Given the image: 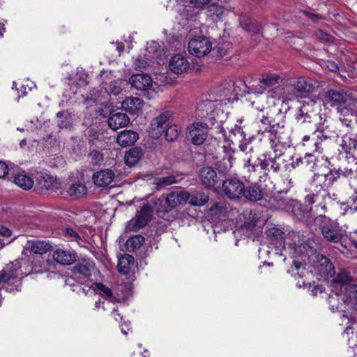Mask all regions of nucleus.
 Masks as SVG:
<instances>
[{
    "mask_svg": "<svg viewBox=\"0 0 357 357\" xmlns=\"http://www.w3.org/2000/svg\"><path fill=\"white\" fill-rule=\"evenodd\" d=\"M296 255L294 256L293 266L289 272L296 277L305 278L303 284L308 280L309 275L314 274L318 280L321 278L328 279L337 275L334 266L330 259L319 254H315L312 247L307 243L298 245L296 249Z\"/></svg>",
    "mask_w": 357,
    "mask_h": 357,
    "instance_id": "f257e3e1",
    "label": "nucleus"
},
{
    "mask_svg": "<svg viewBox=\"0 0 357 357\" xmlns=\"http://www.w3.org/2000/svg\"><path fill=\"white\" fill-rule=\"evenodd\" d=\"M344 174L340 169H331L328 173L314 174L308 188L309 193L305 197V202L309 205L317 204L315 207L326 209V199L328 196L326 188L331 186Z\"/></svg>",
    "mask_w": 357,
    "mask_h": 357,
    "instance_id": "f03ea898",
    "label": "nucleus"
},
{
    "mask_svg": "<svg viewBox=\"0 0 357 357\" xmlns=\"http://www.w3.org/2000/svg\"><path fill=\"white\" fill-rule=\"evenodd\" d=\"M281 121L276 122L275 119L270 120L267 116H263L260 120L259 133L265 134L269 139L271 147L276 155H282L291 141L289 131L284 126L283 116L280 115Z\"/></svg>",
    "mask_w": 357,
    "mask_h": 357,
    "instance_id": "7ed1b4c3",
    "label": "nucleus"
},
{
    "mask_svg": "<svg viewBox=\"0 0 357 357\" xmlns=\"http://www.w3.org/2000/svg\"><path fill=\"white\" fill-rule=\"evenodd\" d=\"M350 279V274L344 270H340L337 275L331 280V294L328 296V304L332 312H342V321L347 320V323H354V321L349 318L346 313L348 311L347 306L341 301V296L343 294V287L345 282Z\"/></svg>",
    "mask_w": 357,
    "mask_h": 357,
    "instance_id": "20e7f679",
    "label": "nucleus"
},
{
    "mask_svg": "<svg viewBox=\"0 0 357 357\" xmlns=\"http://www.w3.org/2000/svg\"><path fill=\"white\" fill-rule=\"evenodd\" d=\"M319 105L315 101H304L295 114L297 125L303 129L311 130L323 126L322 117L319 115Z\"/></svg>",
    "mask_w": 357,
    "mask_h": 357,
    "instance_id": "39448f33",
    "label": "nucleus"
},
{
    "mask_svg": "<svg viewBox=\"0 0 357 357\" xmlns=\"http://www.w3.org/2000/svg\"><path fill=\"white\" fill-rule=\"evenodd\" d=\"M190 198L187 191H174L165 197L158 198L154 201V206L158 212H169L176 206L185 204Z\"/></svg>",
    "mask_w": 357,
    "mask_h": 357,
    "instance_id": "423d86ee",
    "label": "nucleus"
},
{
    "mask_svg": "<svg viewBox=\"0 0 357 357\" xmlns=\"http://www.w3.org/2000/svg\"><path fill=\"white\" fill-rule=\"evenodd\" d=\"M29 274V272L23 271L22 269L21 261H15L9 264H7L6 267L0 271V283L3 284H6L8 283L10 281H13V284L15 287H10L8 285L6 287L8 291H13L15 289L17 290L18 287L20 286V282L18 278H22L24 275H27Z\"/></svg>",
    "mask_w": 357,
    "mask_h": 357,
    "instance_id": "0eeeda50",
    "label": "nucleus"
},
{
    "mask_svg": "<svg viewBox=\"0 0 357 357\" xmlns=\"http://www.w3.org/2000/svg\"><path fill=\"white\" fill-rule=\"evenodd\" d=\"M198 32L199 30L197 29L189 33L188 49L190 54L199 58L208 54L211 51L212 43L207 37L196 35Z\"/></svg>",
    "mask_w": 357,
    "mask_h": 357,
    "instance_id": "6e6552de",
    "label": "nucleus"
},
{
    "mask_svg": "<svg viewBox=\"0 0 357 357\" xmlns=\"http://www.w3.org/2000/svg\"><path fill=\"white\" fill-rule=\"evenodd\" d=\"M325 98L326 103L330 104L332 107L346 104L352 112H354V109L356 108L357 98L351 93L331 89L326 92Z\"/></svg>",
    "mask_w": 357,
    "mask_h": 357,
    "instance_id": "1a4fd4ad",
    "label": "nucleus"
},
{
    "mask_svg": "<svg viewBox=\"0 0 357 357\" xmlns=\"http://www.w3.org/2000/svg\"><path fill=\"white\" fill-rule=\"evenodd\" d=\"M222 188L224 195L227 198L238 200L243 197L245 185L239 178L231 177L224 181Z\"/></svg>",
    "mask_w": 357,
    "mask_h": 357,
    "instance_id": "9d476101",
    "label": "nucleus"
},
{
    "mask_svg": "<svg viewBox=\"0 0 357 357\" xmlns=\"http://www.w3.org/2000/svg\"><path fill=\"white\" fill-rule=\"evenodd\" d=\"M321 231L326 240L333 243L340 241L344 236V231L339 224L326 217H324V221L321 226Z\"/></svg>",
    "mask_w": 357,
    "mask_h": 357,
    "instance_id": "9b49d317",
    "label": "nucleus"
},
{
    "mask_svg": "<svg viewBox=\"0 0 357 357\" xmlns=\"http://www.w3.org/2000/svg\"><path fill=\"white\" fill-rule=\"evenodd\" d=\"M152 215V208L149 205L144 206L137 212L135 218L130 220L126 225V231L128 232L136 231L145 227L150 221Z\"/></svg>",
    "mask_w": 357,
    "mask_h": 357,
    "instance_id": "f8f14e48",
    "label": "nucleus"
},
{
    "mask_svg": "<svg viewBox=\"0 0 357 357\" xmlns=\"http://www.w3.org/2000/svg\"><path fill=\"white\" fill-rule=\"evenodd\" d=\"M262 201L264 206L271 209H284L288 203L285 194L280 191L264 193Z\"/></svg>",
    "mask_w": 357,
    "mask_h": 357,
    "instance_id": "ddd939ff",
    "label": "nucleus"
},
{
    "mask_svg": "<svg viewBox=\"0 0 357 357\" xmlns=\"http://www.w3.org/2000/svg\"><path fill=\"white\" fill-rule=\"evenodd\" d=\"M187 137L193 144L201 145L208 135V126L203 123H194L188 128Z\"/></svg>",
    "mask_w": 357,
    "mask_h": 357,
    "instance_id": "4468645a",
    "label": "nucleus"
},
{
    "mask_svg": "<svg viewBox=\"0 0 357 357\" xmlns=\"http://www.w3.org/2000/svg\"><path fill=\"white\" fill-rule=\"evenodd\" d=\"M172 113L167 111L153 119L149 128V134L153 138H159L163 133L165 128L169 125L168 121Z\"/></svg>",
    "mask_w": 357,
    "mask_h": 357,
    "instance_id": "2eb2a0df",
    "label": "nucleus"
},
{
    "mask_svg": "<svg viewBox=\"0 0 357 357\" xmlns=\"http://www.w3.org/2000/svg\"><path fill=\"white\" fill-rule=\"evenodd\" d=\"M351 278L345 282L343 287V294L341 296V301L347 306L348 311L354 310L357 311V284L350 283Z\"/></svg>",
    "mask_w": 357,
    "mask_h": 357,
    "instance_id": "dca6fc26",
    "label": "nucleus"
},
{
    "mask_svg": "<svg viewBox=\"0 0 357 357\" xmlns=\"http://www.w3.org/2000/svg\"><path fill=\"white\" fill-rule=\"evenodd\" d=\"M52 257L57 264L68 266L76 261L77 254L69 249L57 248L53 252Z\"/></svg>",
    "mask_w": 357,
    "mask_h": 357,
    "instance_id": "f3484780",
    "label": "nucleus"
},
{
    "mask_svg": "<svg viewBox=\"0 0 357 357\" xmlns=\"http://www.w3.org/2000/svg\"><path fill=\"white\" fill-rule=\"evenodd\" d=\"M314 132L311 136L305 135L303 138V144L304 146L307 145L306 143L312 139L314 146V150L316 151L322 152L323 148L321 146L324 140L327 139L328 135L324 134L323 126H319L315 128Z\"/></svg>",
    "mask_w": 357,
    "mask_h": 357,
    "instance_id": "a211bd4d",
    "label": "nucleus"
},
{
    "mask_svg": "<svg viewBox=\"0 0 357 357\" xmlns=\"http://www.w3.org/2000/svg\"><path fill=\"white\" fill-rule=\"evenodd\" d=\"M190 66V63L182 54L173 56L169 63V70L175 74L181 75L185 73Z\"/></svg>",
    "mask_w": 357,
    "mask_h": 357,
    "instance_id": "6ab92c4d",
    "label": "nucleus"
},
{
    "mask_svg": "<svg viewBox=\"0 0 357 357\" xmlns=\"http://www.w3.org/2000/svg\"><path fill=\"white\" fill-rule=\"evenodd\" d=\"M36 184L41 190L54 191L60 186L56 178L47 174L39 175L36 180Z\"/></svg>",
    "mask_w": 357,
    "mask_h": 357,
    "instance_id": "aec40b11",
    "label": "nucleus"
},
{
    "mask_svg": "<svg viewBox=\"0 0 357 357\" xmlns=\"http://www.w3.org/2000/svg\"><path fill=\"white\" fill-rule=\"evenodd\" d=\"M115 178L114 172L109 169H105L93 174V180L96 185L106 187L109 185Z\"/></svg>",
    "mask_w": 357,
    "mask_h": 357,
    "instance_id": "412c9836",
    "label": "nucleus"
},
{
    "mask_svg": "<svg viewBox=\"0 0 357 357\" xmlns=\"http://www.w3.org/2000/svg\"><path fill=\"white\" fill-rule=\"evenodd\" d=\"M130 83L136 89L144 91L148 89L151 86L152 79L147 74L138 73L133 75L130 78Z\"/></svg>",
    "mask_w": 357,
    "mask_h": 357,
    "instance_id": "4be33fe9",
    "label": "nucleus"
},
{
    "mask_svg": "<svg viewBox=\"0 0 357 357\" xmlns=\"http://www.w3.org/2000/svg\"><path fill=\"white\" fill-rule=\"evenodd\" d=\"M202 183L206 188L214 187L218 183L216 172L210 167H204L199 173Z\"/></svg>",
    "mask_w": 357,
    "mask_h": 357,
    "instance_id": "5701e85b",
    "label": "nucleus"
},
{
    "mask_svg": "<svg viewBox=\"0 0 357 357\" xmlns=\"http://www.w3.org/2000/svg\"><path fill=\"white\" fill-rule=\"evenodd\" d=\"M275 154H276L275 153ZM281 155H275V158L268 157L266 155H262L261 158H257L261 169L265 171L272 170L273 172H278L280 169V164L277 159Z\"/></svg>",
    "mask_w": 357,
    "mask_h": 357,
    "instance_id": "b1692460",
    "label": "nucleus"
},
{
    "mask_svg": "<svg viewBox=\"0 0 357 357\" xmlns=\"http://www.w3.org/2000/svg\"><path fill=\"white\" fill-rule=\"evenodd\" d=\"M74 270L75 272L89 277L91 275L92 272L95 270V263L93 259L82 257L78 263L75 266Z\"/></svg>",
    "mask_w": 357,
    "mask_h": 357,
    "instance_id": "393cba45",
    "label": "nucleus"
},
{
    "mask_svg": "<svg viewBox=\"0 0 357 357\" xmlns=\"http://www.w3.org/2000/svg\"><path fill=\"white\" fill-rule=\"evenodd\" d=\"M129 122L128 116L121 112L112 114L108 119V125L114 130L126 126Z\"/></svg>",
    "mask_w": 357,
    "mask_h": 357,
    "instance_id": "a878e982",
    "label": "nucleus"
},
{
    "mask_svg": "<svg viewBox=\"0 0 357 357\" xmlns=\"http://www.w3.org/2000/svg\"><path fill=\"white\" fill-rule=\"evenodd\" d=\"M143 105L144 102L142 99L136 97H129L121 102V107L130 114H137L142 109Z\"/></svg>",
    "mask_w": 357,
    "mask_h": 357,
    "instance_id": "bb28decb",
    "label": "nucleus"
},
{
    "mask_svg": "<svg viewBox=\"0 0 357 357\" xmlns=\"http://www.w3.org/2000/svg\"><path fill=\"white\" fill-rule=\"evenodd\" d=\"M243 160V169L249 174L248 176H244V177L247 178L248 180L254 178L256 172L259 169V160H257V158H255L252 155L244 157Z\"/></svg>",
    "mask_w": 357,
    "mask_h": 357,
    "instance_id": "cd10ccee",
    "label": "nucleus"
},
{
    "mask_svg": "<svg viewBox=\"0 0 357 357\" xmlns=\"http://www.w3.org/2000/svg\"><path fill=\"white\" fill-rule=\"evenodd\" d=\"M95 287H90L88 286L80 287L78 292L82 291L84 295H92L95 294L96 291H98L100 293H102L106 297L110 298L109 301H112V291L108 287H105L101 283H95Z\"/></svg>",
    "mask_w": 357,
    "mask_h": 357,
    "instance_id": "c85d7f7f",
    "label": "nucleus"
},
{
    "mask_svg": "<svg viewBox=\"0 0 357 357\" xmlns=\"http://www.w3.org/2000/svg\"><path fill=\"white\" fill-rule=\"evenodd\" d=\"M264 193H263L260 187L256 183L245 187L243 197L246 200L250 202H257L258 200H263Z\"/></svg>",
    "mask_w": 357,
    "mask_h": 357,
    "instance_id": "c756f323",
    "label": "nucleus"
},
{
    "mask_svg": "<svg viewBox=\"0 0 357 357\" xmlns=\"http://www.w3.org/2000/svg\"><path fill=\"white\" fill-rule=\"evenodd\" d=\"M138 139V134L132 130H123L121 132L116 139L117 143L122 147L132 145Z\"/></svg>",
    "mask_w": 357,
    "mask_h": 357,
    "instance_id": "7c9ffc66",
    "label": "nucleus"
},
{
    "mask_svg": "<svg viewBox=\"0 0 357 357\" xmlns=\"http://www.w3.org/2000/svg\"><path fill=\"white\" fill-rule=\"evenodd\" d=\"M314 88L315 82L308 78H300L294 84V89L300 94L310 93Z\"/></svg>",
    "mask_w": 357,
    "mask_h": 357,
    "instance_id": "2f4dec72",
    "label": "nucleus"
},
{
    "mask_svg": "<svg viewBox=\"0 0 357 357\" xmlns=\"http://www.w3.org/2000/svg\"><path fill=\"white\" fill-rule=\"evenodd\" d=\"M68 195L70 197L77 199L84 196L87 192L86 185L80 182L72 183L66 190Z\"/></svg>",
    "mask_w": 357,
    "mask_h": 357,
    "instance_id": "473e14b6",
    "label": "nucleus"
},
{
    "mask_svg": "<svg viewBox=\"0 0 357 357\" xmlns=\"http://www.w3.org/2000/svg\"><path fill=\"white\" fill-rule=\"evenodd\" d=\"M142 156V151L140 148L134 147L128 151L124 157L127 165L132 167L137 163Z\"/></svg>",
    "mask_w": 357,
    "mask_h": 357,
    "instance_id": "72a5a7b5",
    "label": "nucleus"
},
{
    "mask_svg": "<svg viewBox=\"0 0 357 357\" xmlns=\"http://www.w3.org/2000/svg\"><path fill=\"white\" fill-rule=\"evenodd\" d=\"M14 183L24 190H29L33 187V178L24 172L18 173L14 177Z\"/></svg>",
    "mask_w": 357,
    "mask_h": 357,
    "instance_id": "f704fd0d",
    "label": "nucleus"
},
{
    "mask_svg": "<svg viewBox=\"0 0 357 357\" xmlns=\"http://www.w3.org/2000/svg\"><path fill=\"white\" fill-rule=\"evenodd\" d=\"M134 265L132 256L126 254L119 259L118 270L121 273L128 274L130 268Z\"/></svg>",
    "mask_w": 357,
    "mask_h": 357,
    "instance_id": "c9c22d12",
    "label": "nucleus"
},
{
    "mask_svg": "<svg viewBox=\"0 0 357 357\" xmlns=\"http://www.w3.org/2000/svg\"><path fill=\"white\" fill-rule=\"evenodd\" d=\"M30 250L31 252L43 255L50 250L52 245L45 241H33L30 242Z\"/></svg>",
    "mask_w": 357,
    "mask_h": 357,
    "instance_id": "e433bc0d",
    "label": "nucleus"
},
{
    "mask_svg": "<svg viewBox=\"0 0 357 357\" xmlns=\"http://www.w3.org/2000/svg\"><path fill=\"white\" fill-rule=\"evenodd\" d=\"M121 84L122 82L121 80L114 79L109 83L107 82H102V86L107 93L116 96L119 95L122 90Z\"/></svg>",
    "mask_w": 357,
    "mask_h": 357,
    "instance_id": "4c0bfd02",
    "label": "nucleus"
},
{
    "mask_svg": "<svg viewBox=\"0 0 357 357\" xmlns=\"http://www.w3.org/2000/svg\"><path fill=\"white\" fill-rule=\"evenodd\" d=\"M190 203L195 206H203L208 201V196L202 192H195L190 195Z\"/></svg>",
    "mask_w": 357,
    "mask_h": 357,
    "instance_id": "58836bf2",
    "label": "nucleus"
},
{
    "mask_svg": "<svg viewBox=\"0 0 357 357\" xmlns=\"http://www.w3.org/2000/svg\"><path fill=\"white\" fill-rule=\"evenodd\" d=\"M211 212L220 216H226L230 211L229 204L225 202H219L215 203L211 208Z\"/></svg>",
    "mask_w": 357,
    "mask_h": 357,
    "instance_id": "ea45409f",
    "label": "nucleus"
},
{
    "mask_svg": "<svg viewBox=\"0 0 357 357\" xmlns=\"http://www.w3.org/2000/svg\"><path fill=\"white\" fill-rule=\"evenodd\" d=\"M241 24L243 29L248 31L259 33L262 30L261 24L252 19H245L241 21Z\"/></svg>",
    "mask_w": 357,
    "mask_h": 357,
    "instance_id": "a19ab883",
    "label": "nucleus"
},
{
    "mask_svg": "<svg viewBox=\"0 0 357 357\" xmlns=\"http://www.w3.org/2000/svg\"><path fill=\"white\" fill-rule=\"evenodd\" d=\"M282 81V79L277 74L266 75L260 79V83L266 86H275Z\"/></svg>",
    "mask_w": 357,
    "mask_h": 357,
    "instance_id": "79ce46f5",
    "label": "nucleus"
},
{
    "mask_svg": "<svg viewBox=\"0 0 357 357\" xmlns=\"http://www.w3.org/2000/svg\"><path fill=\"white\" fill-rule=\"evenodd\" d=\"M215 105L214 101L206 100L205 101H203L202 103L199 104L198 106V110L201 113L199 114L200 116L202 117H206V115H208L209 113H213L214 111L213 110Z\"/></svg>",
    "mask_w": 357,
    "mask_h": 357,
    "instance_id": "37998d69",
    "label": "nucleus"
},
{
    "mask_svg": "<svg viewBox=\"0 0 357 357\" xmlns=\"http://www.w3.org/2000/svg\"><path fill=\"white\" fill-rule=\"evenodd\" d=\"M144 243V238L142 235H135L128 239L126 246L129 249H137L140 248Z\"/></svg>",
    "mask_w": 357,
    "mask_h": 357,
    "instance_id": "c03bdc74",
    "label": "nucleus"
},
{
    "mask_svg": "<svg viewBox=\"0 0 357 357\" xmlns=\"http://www.w3.org/2000/svg\"><path fill=\"white\" fill-rule=\"evenodd\" d=\"M266 234L273 241L282 242L284 238V233L278 228L271 227L266 231Z\"/></svg>",
    "mask_w": 357,
    "mask_h": 357,
    "instance_id": "a18cd8bd",
    "label": "nucleus"
},
{
    "mask_svg": "<svg viewBox=\"0 0 357 357\" xmlns=\"http://www.w3.org/2000/svg\"><path fill=\"white\" fill-rule=\"evenodd\" d=\"M177 179L175 176L169 175L165 177H159L155 179V184L158 188H162L165 186L170 185L177 183Z\"/></svg>",
    "mask_w": 357,
    "mask_h": 357,
    "instance_id": "49530a36",
    "label": "nucleus"
},
{
    "mask_svg": "<svg viewBox=\"0 0 357 357\" xmlns=\"http://www.w3.org/2000/svg\"><path fill=\"white\" fill-rule=\"evenodd\" d=\"M181 133V129L176 125L167 127L165 132V138L167 141L172 142L178 138Z\"/></svg>",
    "mask_w": 357,
    "mask_h": 357,
    "instance_id": "de8ad7c7",
    "label": "nucleus"
},
{
    "mask_svg": "<svg viewBox=\"0 0 357 357\" xmlns=\"http://www.w3.org/2000/svg\"><path fill=\"white\" fill-rule=\"evenodd\" d=\"M65 236L70 241H75L80 246H84V241L82 240L81 236L78 234L77 231L73 230L71 228L66 229V235Z\"/></svg>",
    "mask_w": 357,
    "mask_h": 357,
    "instance_id": "09e8293b",
    "label": "nucleus"
},
{
    "mask_svg": "<svg viewBox=\"0 0 357 357\" xmlns=\"http://www.w3.org/2000/svg\"><path fill=\"white\" fill-rule=\"evenodd\" d=\"M306 208L301 211L300 206L297 204L296 206H294V213L296 216V218L300 220V221H305L307 220V218L310 217V210Z\"/></svg>",
    "mask_w": 357,
    "mask_h": 357,
    "instance_id": "8fccbe9b",
    "label": "nucleus"
},
{
    "mask_svg": "<svg viewBox=\"0 0 357 357\" xmlns=\"http://www.w3.org/2000/svg\"><path fill=\"white\" fill-rule=\"evenodd\" d=\"M239 149L245 153L244 157H247L252 155L254 147L252 145L250 140L243 139V140L241 141L239 144Z\"/></svg>",
    "mask_w": 357,
    "mask_h": 357,
    "instance_id": "3c124183",
    "label": "nucleus"
},
{
    "mask_svg": "<svg viewBox=\"0 0 357 357\" xmlns=\"http://www.w3.org/2000/svg\"><path fill=\"white\" fill-rule=\"evenodd\" d=\"M343 149H345L346 152H351L352 150L357 149V142L351 139L349 136H344L342 138Z\"/></svg>",
    "mask_w": 357,
    "mask_h": 357,
    "instance_id": "603ef678",
    "label": "nucleus"
},
{
    "mask_svg": "<svg viewBox=\"0 0 357 357\" xmlns=\"http://www.w3.org/2000/svg\"><path fill=\"white\" fill-rule=\"evenodd\" d=\"M256 226V220L254 217V215L252 213H250L248 217V220L245 221L243 225V229L245 228L248 230L252 229Z\"/></svg>",
    "mask_w": 357,
    "mask_h": 357,
    "instance_id": "864d4df0",
    "label": "nucleus"
},
{
    "mask_svg": "<svg viewBox=\"0 0 357 357\" xmlns=\"http://www.w3.org/2000/svg\"><path fill=\"white\" fill-rule=\"evenodd\" d=\"M234 160V158L231 155H228L227 158H224L222 162L225 165V168L221 169V172L226 174L229 172L232 167V160Z\"/></svg>",
    "mask_w": 357,
    "mask_h": 357,
    "instance_id": "5fc2aeb1",
    "label": "nucleus"
},
{
    "mask_svg": "<svg viewBox=\"0 0 357 357\" xmlns=\"http://www.w3.org/2000/svg\"><path fill=\"white\" fill-rule=\"evenodd\" d=\"M315 158L312 154H306L303 158V164L307 166L310 169H313L315 165Z\"/></svg>",
    "mask_w": 357,
    "mask_h": 357,
    "instance_id": "6e6d98bb",
    "label": "nucleus"
},
{
    "mask_svg": "<svg viewBox=\"0 0 357 357\" xmlns=\"http://www.w3.org/2000/svg\"><path fill=\"white\" fill-rule=\"evenodd\" d=\"M89 157L93 164H98L102 160V155L97 150L91 151Z\"/></svg>",
    "mask_w": 357,
    "mask_h": 357,
    "instance_id": "4d7b16f0",
    "label": "nucleus"
},
{
    "mask_svg": "<svg viewBox=\"0 0 357 357\" xmlns=\"http://www.w3.org/2000/svg\"><path fill=\"white\" fill-rule=\"evenodd\" d=\"M211 0H190V3L195 8H201L209 3Z\"/></svg>",
    "mask_w": 357,
    "mask_h": 357,
    "instance_id": "13d9d810",
    "label": "nucleus"
},
{
    "mask_svg": "<svg viewBox=\"0 0 357 357\" xmlns=\"http://www.w3.org/2000/svg\"><path fill=\"white\" fill-rule=\"evenodd\" d=\"M227 46L228 45H223L216 48L217 55L219 57H223L227 54Z\"/></svg>",
    "mask_w": 357,
    "mask_h": 357,
    "instance_id": "bf43d9fd",
    "label": "nucleus"
},
{
    "mask_svg": "<svg viewBox=\"0 0 357 357\" xmlns=\"http://www.w3.org/2000/svg\"><path fill=\"white\" fill-rule=\"evenodd\" d=\"M12 234V231L8 228L0 225V235L4 237H9Z\"/></svg>",
    "mask_w": 357,
    "mask_h": 357,
    "instance_id": "052dcab7",
    "label": "nucleus"
},
{
    "mask_svg": "<svg viewBox=\"0 0 357 357\" xmlns=\"http://www.w3.org/2000/svg\"><path fill=\"white\" fill-rule=\"evenodd\" d=\"M8 170V168L6 164L3 161H0V178L4 177L7 174Z\"/></svg>",
    "mask_w": 357,
    "mask_h": 357,
    "instance_id": "680f3d73",
    "label": "nucleus"
},
{
    "mask_svg": "<svg viewBox=\"0 0 357 357\" xmlns=\"http://www.w3.org/2000/svg\"><path fill=\"white\" fill-rule=\"evenodd\" d=\"M111 316L113 317V318L115 319V321H121L122 320V317L121 316L120 314H119L117 312V309L116 307H114L112 308V311L111 312Z\"/></svg>",
    "mask_w": 357,
    "mask_h": 357,
    "instance_id": "e2e57ef3",
    "label": "nucleus"
},
{
    "mask_svg": "<svg viewBox=\"0 0 357 357\" xmlns=\"http://www.w3.org/2000/svg\"><path fill=\"white\" fill-rule=\"evenodd\" d=\"M135 66L139 68H144L147 64L146 61L142 58H137L135 60Z\"/></svg>",
    "mask_w": 357,
    "mask_h": 357,
    "instance_id": "0e129e2a",
    "label": "nucleus"
},
{
    "mask_svg": "<svg viewBox=\"0 0 357 357\" xmlns=\"http://www.w3.org/2000/svg\"><path fill=\"white\" fill-rule=\"evenodd\" d=\"M326 67L331 70V71H336L338 70V66L336 63L332 61H328L326 63Z\"/></svg>",
    "mask_w": 357,
    "mask_h": 357,
    "instance_id": "69168bd1",
    "label": "nucleus"
},
{
    "mask_svg": "<svg viewBox=\"0 0 357 357\" xmlns=\"http://www.w3.org/2000/svg\"><path fill=\"white\" fill-rule=\"evenodd\" d=\"M231 132H234V135H236L237 133L241 134V136L243 135V132L241 130V128L237 125L235 126V128H231Z\"/></svg>",
    "mask_w": 357,
    "mask_h": 357,
    "instance_id": "338daca9",
    "label": "nucleus"
},
{
    "mask_svg": "<svg viewBox=\"0 0 357 357\" xmlns=\"http://www.w3.org/2000/svg\"><path fill=\"white\" fill-rule=\"evenodd\" d=\"M116 49L117 52L120 54H121L124 50V45L122 43L117 42L116 43Z\"/></svg>",
    "mask_w": 357,
    "mask_h": 357,
    "instance_id": "774afa93",
    "label": "nucleus"
}]
</instances>
